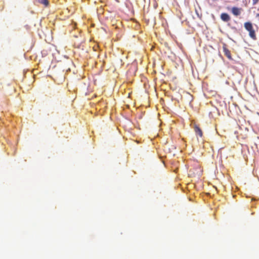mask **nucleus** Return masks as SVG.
<instances>
[{"label":"nucleus","instance_id":"f257e3e1","mask_svg":"<svg viewBox=\"0 0 259 259\" xmlns=\"http://www.w3.org/2000/svg\"><path fill=\"white\" fill-rule=\"evenodd\" d=\"M244 26L245 29L248 31L249 35L250 38H251L253 40H256V35L252 23L250 22H245L244 24Z\"/></svg>","mask_w":259,"mask_h":259},{"label":"nucleus","instance_id":"f03ea898","mask_svg":"<svg viewBox=\"0 0 259 259\" xmlns=\"http://www.w3.org/2000/svg\"><path fill=\"white\" fill-rule=\"evenodd\" d=\"M223 50L224 53L225 55L229 59L232 60V58L231 56L230 51L227 48V45L226 44H224L223 46Z\"/></svg>","mask_w":259,"mask_h":259},{"label":"nucleus","instance_id":"7ed1b4c3","mask_svg":"<svg viewBox=\"0 0 259 259\" xmlns=\"http://www.w3.org/2000/svg\"><path fill=\"white\" fill-rule=\"evenodd\" d=\"M242 9L241 8H238L236 7H232L231 9V12L232 14L236 16L240 15L241 13Z\"/></svg>","mask_w":259,"mask_h":259},{"label":"nucleus","instance_id":"20e7f679","mask_svg":"<svg viewBox=\"0 0 259 259\" xmlns=\"http://www.w3.org/2000/svg\"><path fill=\"white\" fill-rule=\"evenodd\" d=\"M221 19L224 22H228L230 20V17L227 13H222L221 15Z\"/></svg>","mask_w":259,"mask_h":259},{"label":"nucleus","instance_id":"39448f33","mask_svg":"<svg viewBox=\"0 0 259 259\" xmlns=\"http://www.w3.org/2000/svg\"><path fill=\"white\" fill-rule=\"evenodd\" d=\"M194 131L195 134L198 135L200 137H202L203 136V133L200 128L197 125H195L194 126Z\"/></svg>","mask_w":259,"mask_h":259},{"label":"nucleus","instance_id":"423d86ee","mask_svg":"<svg viewBox=\"0 0 259 259\" xmlns=\"http://www.w3.org/2000/svg\"><path fill=\"white\" fill-rule=\"evenodd\" d=\"M40 3L46 6H47L49 4V2L48 0H41Z\"/></svg>","mask_w":259,"mask_h":259},{"label":"nucleus","instance_id":"0eeeda50","mask_svg":"<svg viewBox=\"0 0 259 259\" xmlns=\"http://www.w3.org/2000/svg\"><path fill=\"white\" fill-rule=\"evenodd\" d=\"M259 0H252V4L253 5H255L257 4Z\"/></svg>","mask_w":259,"mask_h":259}]
</instances>
